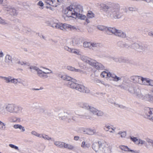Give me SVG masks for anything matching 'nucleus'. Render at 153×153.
I'll return each instance as SVG.
<instances>
[{
	"instance_id": "9d476101",
	"label": "nucleus",
	"mask_w": 153,
	"mask_h": 153,
	"mask_svg": "<svg viewBox=\"0 0 153 153\" xmlns=\"http://www.w3.org/2000/svg\"><path fill=\"white\" fill-rule=\"evenodd\" d=\"M45 3L47 5L56 7L59 5L62 2V0H45Z\"/></svg>"
},
{
	"instance_id": "0eeeda50",
	"label": "nucleus",
	"mask_w": 153,
	"mask_h": 153,
	"mask_svg": "<svg viewBox=\"0 0 153 153\" xmlns=\"http://www.w3.org/2000/svg\"><path fill=\"white\" fill-rule=\"evenodd\" d=\"M100 43L92 41H85L83 43L84 47L91 49L100 47Z\"/></svg>"
},
{
	"instance_id": "cd10ccee",
	"label": "nucleus",
	"mask_w": 153,
	"mask_h": 153,
	"mask_svg": "<svg viewBox=\"0 0 153 153\" xmlns=\"http://www.w3.org/2000/svg\"><path fill=\"white\" fill-rule=\"evenodd\" d=\"M13 127L16 129H19L21 132H24L25 131L24 127L20 124H15L13 125Z\"/></svg>"
},
{
	"instance_id": "a878e982",
	"label": "nucleus",
	"mask_w": 153,
	"mask_h": 153,
	"mask_svg": "<svg viewBox=\"0 0 153 153\" xmlns=\"http://www.w3.org/2000/svg\"><path fill=\"white\" fill-rule=\"evenodd\" d=\"M13 59L11 55L9 54H6L4 58V62L6 63H9L12 62Z\"/></svg>"
},
{
	"instance_id": "2f4dec72",
	"label": "nucleus",
	"mask_w": 153,
	"mask_h": 153,
	"mask_svg": "<svg viewBox=\"0 0 153 153\" xmlns=\"http://www.w3.org/2000/svg\"><path fill=\"white\" fill-rule=\"evenodd\" d=\"M69 29L71 30H73L74 31H78L79 30V29L76 27L72 26L70 25L67 24L66 27V29Z\"/></svg>"
},
{
	"instance_id": "09e8293b",
	"label": "nucleus",
	"mask_w": 153,
	"mask_h": 153,
	"mask_svg": "<svg viewBox=\"0 0 153 153\" xmlns=\"http://www.w3.org/2000/svg\"><path fill=\"white\" fill-rule=\"evenodd\" d=\"M70 53L78 55L79 56L80 54V51L79 50L74 48H71Z\"/></svg>"
},
{
	"instance_id": "4c0bfd02",
	"label": "nucleus",
	"mask_w": 153,
	"mask_h": 153,
	"mask_svg": "<svg viewBox=\"0 0 153 153\" xmlns=\"http://www.w3.org/2000/svg\"><path fill=\"white\" fill-rule=\"evenodd\" d=\"M22 82V80L20 79H16L12 77L10 83L15 84L18 82Z\"/></svg>"
},
{
	"instance_id": "e433bc0d",
	"label": "nucleus",
	"mask_w": 153,
	"mask_h": 153,
	"mask_svg": "<svg viewBox=\"0 0 153 153\" xmlns=\"http://www.w3.org/2000/svg\"><path fill=\"white\" fill-rule=\"evenodd\" d=\"M53 141L54 142V144L56 146L60 148L63 147L64 143L57 141H55L54 140Z\"/></svg>"
},
{
	"instance_id": "4d7b16f0",
	"label": "nucleus",
	"mask_w": 153,
	"mask_h": 153,
	"mask_svg": "<svg viewBox=\"0 0 153 153\" xmlns=\"http://www.w3.org/2000/svg\"><path fill=\"white\" fill-rule=\"evenodd\" d=\"M10 147L13 149L17 151H19V147L13 144H9V145Z\"/></svg>"
},
{
	"instance_id": "9b49d317",
	"label": "nucleus",
	"mask_w": 153,
	"mask_h": 153,
	"mask_svg": "<svg viewBox=\"0 0 153 153\" xmlns=\"http://www.w3.org/2000/svg\"><path fill=\"white\" fill-rule=\"evenodd\" d=\"M82 131L84 134L90 135H93L97 134L96 130L94 128H83Z\"/></svg>"
},
{
	"instance_id": "4be33fe9",
	"label": "nucleus",
	"mask_w": 153,
	"mask_h": 153,
	"mask_svg": "<svg viewBox=\"0 0 153 153\" xmlns=\"http://www.w3.org/2000/svg\"><path fill=\"white\" fill-rule=\"evenodd\" d=\"M91 145L90 143L87 141H83L81 144V147L84 149H87L90 147Z\"/></svg>"
},
{
	"instance_id": "603ef678",
	"label": "nucleus",
	"mask_w": 153,
	"mask_h": 153,
	"mask_svg": "<svg viewBox=\"0 0 153 153\" xmlns=\"http://www.w3.org/2000/svg\"><path fill=\"white\" fill-rule=\"evenodd\" d=\"M0 77V78H2L7 83H10L12 77L10 76H9L8 77Z\"/></svg>"
},
{
	"instance_id": "58836bf2",
	"label": "nucleus",
	"mask_w": 153,
	"mask_h": 153,
	"mask_svg": "<svg viewBox=\"0 0 153 153\" xmlns=\"http://www.w3.org/2000/svg\"><path fill=\"white\" fill-rule=\"evenodd\" d=\"M9 119L10 121L12 122L16 123L20 121V119L17 117H13L10 118Z\"/></svg>"
},
{
	"instance_id": "ddd939ff",
	"label": "nucleus",
	"mask_w": 153,
	"mask_h": 153,
	"mask_svg": "<svg viewBox=\"0 0 153 153\" xmlns=\"http://www.w3.org/2000/svg\"><path fill=\"white\" fill-rule=\"evenodd\" d=\"M77 81L74 79L72 78L71 80L67 82V84L68 87L73 88L76 89L78 84L77 83Z\"/></svg>"
},
{
	"instance_id": "680f3d73",
	"label": "nucleus",
	"mask_w": 153,
	"mask_h": 153,
	"mask_svg": "<svg viewBox=\"0 0 153 153\" xmlns=\"http://www.w3.org/2000/svg\"><path fill=\"white\" fill-rule=\"evenodd\" d=\"M138 76H134L131 77V79L134 82H137Z\"/></svg>"
},
{
	"instance_id": "6e6552de",
	"label": "nucleus",
	"mask_w": 153,
	"mask_h": 153,
	"mask_svg": "<svg viewBox=\"0 0 153 153\" xmlns=\"http://www.w3.org/2000/svg\"><path fill=\"white\" fill-rule=\"evenodd\" d=\"M144 114L148 119L153 122V108H145L144 110Z\"/></svg>"
},
{
	"instance_id": "72a5a7b5",
	"label": "nucleus",
	"mask_w": 153,
	"mask_h": 153,
	"mask_svg": "<svg viewBox=\"0 0 153 153\" xmlns=\"http://www.w3.org/2000/svg\"><path fill=\"white\" fill-rule=\"evenodd\" d=\"M59 76L62 79L67 81V82L72 79L71 77L64 74L59 75Z\"/></svg>"
},
{
	"instance_id": "c9c22d12",
	"label": "nucleus",
	"mask_w": 153,
	"mask_h": 153,
	"mask_svg": "<svg viewBox=\"0 0 153 153\" xmlns=\"http://www.w3.org/2000/svg\"><path fill=\"white\" fill-rule=\"evenodd\" d=\"M78 58L80 60H81L82 62L86 63V62H87V60L88 58V57L80 54L79 55V56Z\"/></svg>"
},
{
	"instance_id": "5701e85b",
	"label": "nucleus",
	"mask_w": 153,
	"mask_h": 153,
	"mask_svg": "<svg viewBox=\"0 0 153 153\" xmlns=\"http://www.w3.org/2000/svg\"><path fill=\"white\" fill-rule=\"evenodd\" d=\"M146 78L138 76L137 82L141 85H145Z\"/></svg>"
},
{
	"instance_id": "7c9ffc66",
	"label": "nucleus",
	"mask_w": 153,
	"mask_h": 153,
	"mask_svg": "<svg viewBox=\"0 0 153 153\" xmlns=\"http://www.w3.org/2000/svg\"><path fill=\"white\" fill-rule=\"evenodd\" d=\"M115 35L122 38H125L126 36L125 33L122 31L118 30H117Z\"/></svg>"
},
{
	"instance_id": "13d9d810",
	"label": "nucleus",
	"mask_w": 153,
	"mask_h": 153,
	"mask_svg": "<svg viewBox=\"0 0 153 153\" xmlns=\"http://www.w3.org/2000/svg\"><path fill=\"white\" fill-rule=\"evenodd\" d=\"M31 133V134L33 135H34L39 138L40 137L41 134H39L35 131H32Z\"/></svg>"
},
{
	"instance_id": "20e7f679",
	"label": "nucleus",
	"mask_w": 153,
	"mask_h": 153,
	"mask_svg": "<svg viewBox=\"0 0 153 153\" xmlns=\"http://www.w3.org/2000/svg\"><path fill=\"white\" fill-rule=\"evenodd\" d=\"M6 111L10 113L20 114L22 113V108L19 105L13 103H8L5 105Z\"/></svg>"
},
{
	"instance_id": "4468645a",
	"label": "nucleus",
	"mask_w": 153,
	"mask_h": 153,
	"mask_svg": "<svg viewBox=\"0 0 153 153\" xmlns=\"http://www.w3.org/2000/svg\"><path fill=\"white\" fill-rule=\"evenodd\" d=\"M76 90L83 93H88L89 92V89L82 85L78 84Z\"/></svg>"
},
{
	"instance_id": "c756f323",
	"label": "nucleus",
	"mask_w": 153,
	"mask_h": 153,
	"mask_svg": "<svg viewBox=\"0 0 153 153\" xmlns=\"http://www.w3.org/2000/svg\"><path fill=\"white\" fill-rule=\"evenodd\" d=\"M117 30L115 28L107 27L106 33L109 34L111 32L115 35Z\"/></svg>"
},
{
	"instance_id": "39448f33",
	"label": "nucleus",
	"mask_w": 153,
	"mask_h": 153,
	"mask_svg": "<svg viewBox=\"0 0 153 153\" xmlns=\"http://www.w3.org/2000/svg\"><path fill=\"white\" fill-rule=\"evenodd\" d=\"M119 6L118 4L113 3L111 6L107 11V13L108 16L114 19H117L119 18Z\"/></svg>"
},
{
	"instance_id": "bb28decb",
	"label": "nucleus",
	"mask_w": 153,
	"mask_h": 153,
	"mask_svg": "<svg viewBox=\"0 0 153 153\" xmlns=\"http://www.w3.org/2000/svg\"><path fill=\"white\" fill-rule=\"evenodd\" d=\"M111 73L108 71L102 72L100 74L101 77L104 78H106L109 79Z\"/></svg>"
},
{
	"instance_id": "79ce46f5",
	"label": "nucleus",
	"mask_w": 153,
	"mask_h": 153,
	"mask_svg": "<svg viewBox=\"0 0 153 153\" xmlns=\"http://www.w3.org/2000/svg\"><path fill=\"white\" fill-rule=\"evenodd\" d=\"M130 139L135 144L137 145L140 139L132 136L130 137Z\"/></svg>"
},
{
	"instance_id": "f704fd0d",
	"label": "nucleus",
	"mask_w": 153,
	"mask_h": 153,
	"mask_svg": "<svg viewBox=\"0 0 153 153\" xmlns=\"http://www.w3.org/2000/svg\"><path fill=\"white\" fill-rule=\"evenodd\" d=\"M5 105L0 104V114L4 115L6 112L5 110Z\"/></svg>"
},
{
	"instance_id": "bf43d9fd",
	"label": "nucleus",
	"mask_w": 153,
	"mask_h": 153,
	"mask_svg": "<svg viewBox=\"0 0 153 153\" xmlns=\"http://www.w3.org/2000/svg\"><path fill=\"white\" fill-rule=\"evenodd\" d=\"M100 7L101 9H109V7L107 5L105 4H100Z\"/></svg>"
},
{
	"instance_id": "dca6fc26",
	"label": "nucleus",
	"mask_w": 153,
	"mask_h": 153,
	"mask_svg": "<svg viewBox=\"0 0 153 153\" xmlns=\"http://www.w3.org/2000/svg\"><path fill=\"white\" fill-rule=\"evenodd\" d=\"M4 9L7 11H10L13 15H14L16 14L17 11L16 9L13 8L11 6L8 5V4L4 7Z\"/></svg>"
},
{
	"instance_id": "a19ab883",
	"label": "nucleus",
	"mask_w": 153,
	"mask_h": 153,
	"mask_svg": "<svg viewBox=\"0 0 153 153\" xmlns=\"http://www.w3.org/2000/svg\"><path fill=\"white\" fill-rule=\"evenodd\" d=\"M63 147L65 148H67L70 150H72L74 149V147L72 145L64 143Z\"/></svg>"
},
{
	"instance_id": "6e6d98bb",
	"label": "nucleus",
	"mask_w": 153,
	"mask_h": 153,
	"mask_svg": "<svg viewBox=\"0 0 153 153\" xmlns=\"http://www.w3.org/2000/svg\"><path fill=\"white\" fill-rule=\"evenodd\" d=\"M118 134L120 135V137L122 138H125L126 136V132L125 131H120L118 133Z\"/></svg>"
},
{
	"instance_id": "ea45409f",
	"label": "nucleus",
	"mask_w": 153,
	"mask_h": 153,
	"mask_svg": "<svg viewBox=\"0 0 153 153\" xmlns=\"http://www.w3.org/2000/svg\"><path fill=\"white\" fill-rule=\"evenodd\" d=\"M100 148H102V149H108V145L105 142H103L102 143L100 142Z\"/></svg>"
},
{
	"instance_id": "e2e57ef3",
	"label": "nucleus",
	"mask_w": 153,
	"mask_h": 153,
	"mask_svg": "<svg viewBox=\"0 0 153 153\" xmlns=\"http://www.w3.org/2000/svg\"><path fill=\"white\" fill-rule=\"evenodd\" d=\"M103 114V113L102 111L97 109V112L95 113V115H96L98 116H102Z\"/></svg>"
},
{
	"instance_id": "864d4df0",
	"label": "nucleus",
	"mask_w": 153,
	"mask_h": 153,
	"mask_svg": "<svg viewBox=\"0 0 153 153\" xmlns=\"http://www.w3.org/2000/svg\"><path fill=\"white\" fill-rule=\"evenodd\" d=\"M138 47V50L140 51H144L146 50V48L143 45H137Z\"/></svg>"
},
{
	"instance_id": "338daca9",
	"label": "nucleus",
	"mask_w": 153,
	"mask_h": 153,
	"mask_svg": "<svg viewBox=\"0 0 153 153\" xmlns=\"http://www.w3.org/2000/svg\"><path fill=\"white\" fill-rule=\"evenodd\" d=\"M0 24L5 25L7 24L6 21L0 17Z\"/></svg>"
},
{
	"instance_id": "8fccbe9b",
	"label": "nucleus",
	"mask_w": 153,
	"mask_h": 153,
	"mask_svg": "<svg viewBox=\"0 0 153 153\" xmlns=\"http://www.w3.org/2000/svg\"><path fill=\"white\" fill-rule=\"evenodd\" d=\"M112 59L114 61L116 62H122V60L123 59V58L121 57L118 58L117 57H112Z\"/></svg>"
},
{
	"instance_id": "f03ea898",
	"label": "nucleus",
	"mask_w": 153,
	"mask_h": 153,
	"mask_svg": "<svg viewBox=\"0 0 153 153\" xmlns=\"http://www.w3.org/2000/svg\"><path fill=\"white\" fill-rule=\"evenodd\" d=\"M78 5H70L67 7L63 11L64 13V17L66 21L69 20L71 17H74L75 16L77 11L78 10Z\"/></svg>"
},
{
	"instance_id": "3c124183",
	"label": "nucleus",
	"mask_w": 153,
	"mask_h": 153,
	"mask_svg": "<svg viewBox=\"0 0 153 153\" xmlns=\"http://www.w3.org/2000/svg\"><path fill=\"white\" fill-rule=\"evenodd\" d=\"M88 110L92 113L94 114H95V113H96L97 111V109L91 106Z\"/></svg>"
},
{
	"instance_id": "774afa93",
	"label": "nucleus",
	"mask_w": 153,
	"mask_h": 153,
	"mask_svg": "<svg viewBox=\"0 0 153 153\" xmlns=\"http://www.w3.org/2000/svg\"><path fill=\"white\" fill-rule=\"evenodd\" d=\"M147 143L150 144H151L152 146H153V140L151 139H147L146 140Z\"/></svg>"
},
{
	"instance_id": "49530a36",
	"label": "nucleus",
	"mask_w": 153,
	"mask_h": 153,
	"mask_svg": "<svg viewBox=\"0 0 153 153\" xmlns=\"http://www.w3.org/2000/svg\"><path fill=\"white\" fill-rule=\"evenodd\" d=\"M76 120V119L75 117L73 116L71 117L69 115H68V120H67V121L68 123L72 122Z\"/></svg>"
},
{
	"instance_id": "0e129e2a",
	"label": "nucleus",
	"mask_w": 153,
	"mask_h": 153,
	"mask_svg": "<svg viewBox=\"0 0 153 153\" xmlns=\"http://www.w3.org/2000/svg\"><path fill=\"white\" fill-rule=\"evenodd\" d=\"M17 64L19 65H27V63L26 62H23L20 60L19 61H18Z\"/></svg>"
},
{
	"instance_id": "b1692460",
	"label": "nucleus",
	"mask_w": 153,
	"mask_h": 153,
	"mask_svg": "<svg viewBox=\"0 0 153 153\" xmlns=\"http://www.w3.org/2000/svg\"><path fill=\"white\" fill-rule=\"evenodd\" d=\"M68 115L69 114L65 112L61 113L59 114V118L60 120H66L67 121Z\"/></svg>"
},
{
	"instance_id": "393cba45",
	"label": "nucleus",
	"mask_w": 153,
	"mask_h": 153,
	"mask_svg": "<svg viewBox=\"0 0 153 153\" xmlns=\"http://www.w3.org/2000/svg\"><path fill=\"white\" fill-rule=\"evenodd\" d=\"M58 21L55 19H52L49 21L47 22V23L50 26L54 27L56 25Z\"/></svg>"
},
{
	"instance_id": "de8ad7c7",
	"label": "nucleus",
	"mask_w": 153,
	"mask_h": 153,
	"mask_svg": "<svg viewBox=\"0 0 153 153\" xmlns=\"http://www.w3.org/2000/svg\"><path fill=\"white\" fill-rule=\"evenodd\" d=\"M87 17L88 19L93 18L94 17V14L91 11H89L87 15Z\"/></svg>"
},
{
	"instance_id": "473e14b6",
	"label": "nucleus",
	"mask_w": 153,
	"mask_h": 153,
	"mask_svg": "<svg viewBox=\"0 0 153 153\" xmlns=\"http://www.w3.org/2000/svg\"><path fill=\"white\" fill-rule=\"evenodd\" d=\"M122 88H123L126 90H128L129 92V89L131 88H132V89H131V90L134 91V89H135L136 88H134L132 87H130V85L128 84H123L121 86Z\"/></svg>"
},
{
	"instance_id": "a211bd4d",
	"label": "nucleus",
	"mask_w": 153,
	"mask_h": 153,
	"mask_svg": "<svg viewBox=\"0 0 153 153\" xmlns=\"http://www.w3.org/2000/svg\"><path fill=\"white\" fill-rule=\"evenodd\" d=\"M121 77H118L115 74L111 73L109 79L117 82L121 80Z\"/></svg>"
},
{
	"instance_id": "423d86ee",
	"label": "nucleus",
	"mask_w": 153,
	"mask_h": 153,
	"mask_svg": "<svg viewBox=\"0 0 153 153\" xmlns=\"http://www.w3.org/2000/svg\"><path fill=\"white\" fill-rule=\"evenodd\" d=\"M86 63L98 70H102L104 68V66L102 64L98 62L94 59L89 57Z\"/></svg>"
},
{
	"instance_id": "a18cd8bd",
	"label": "nucleus",
	"mask_w": 153,
	"mask_h": 153,
	"mask_svg": "<svg viewBox=\"0 0 153 153\" xmlns=\"http://www.w3.org/2000/svg\"><path fill=\"white\" fill-rule=\"evenodd\" d=\"M6 124L0 120V130L4 131L6 128Z\"/></svg>"
},
{
	"instance_id": "69168bd1",
	"label": "nucleus",
	"mask_w": 153,
	"mask_h": 153,
	"mask_svg": "<svg viewBox=\"0 0 153 153\" xmlns=\"http://www.w3.org/2000/svg\"><path fill=\"white\" fill-rule=\"evenodd\" d=\"M145 143L146 141L145 140H143L140 139L137 145L142 146L143 144H145Z\"/></svg>"
},
{
	"instance_id": "412c9836",
	"label": "nucleus",
	"mask_w": 153,
	"mask_h": 153,
	"mask_svg": "<svg viewBox=\"0 0 153 153\" xmlns=\"http://www.w3.org/2000/svg\"><path fill=\"white\" fill-rule=\"evenodd\" d=\"M92 149L96 152H97L100 148V142H94L93 143L92 145Z\"/></svg>"
},
{
	"instance_id": "c85d7f7f",
	"label": "nucleus",
	"mask_w": 153,
	"mask_h": 153,
	"mask_svg": "<svg viewBox=\"0 0 153 153\" xmlns=\"http://www.w3.org/2000/svg\"><path fill=\"white\" fill-rule=\"evenodd\" d=\"M40 138H42L44 139L45 140H47L48 141H54V139L53 138L49 137L47 135L43 134H41L40 137Z\"/></svg>"
},
{
	"instance_id": "2eb2a0df",
	"label": "nucleus",
	"mask_w": 153,
	"mask_h": 153,
	"mask_svg": "<svg viewBox=\"0 0 153 153\" xmlns=\"http://www.w3.org/2000/svg\"><path fill=\"white\" fill-rule=\"evenodd\" d=\"M104 129L106 131H109L110 133H113L115 132L116 128L112 125L107 124L105 126Z\"/></svg>"
},
{
	"instance_id": "f257e3e1",
	"label": "nucleus",
	"mask_w": 153,
	"mask_h": 153,
	"mask_svg": "<svg viewBox=\"0 0 153 153\" xmlns=\"http://www.w3.org/2000/svg\"><path fill=\"white\" fill-rule=\"evenodd\" d=\"M31 69L35 70L38 75L43 79H46L48 77V75L53 74V71L47 68L44 67H41L40 68L36 66H31L30 67Z\"/></svg>"
},
{
	"instance_id": "1a4fd4ad",
	"label": "nucleus",
	"mask_w": 153,
	"mask_h": 153,
	"mask_svg": "<svg viewBox=\"0 0 153 153\" xmlns=\"http://www.w3.org/2000/svg\"><path fill=\"white\" fill-rule=\"evenodd\" d=\"M78 10L77 11L76 13L75 16L78 18V19H82L84 20L86 18V16L82 14V13L83 11V8L80 5H78Z\"/></svg>"
},
{
	"instance_id": "c03bdc74",
	"label": "nucleus",
	"mask_w": 153,
	"mask_h": 153,
	"mask_svg": "<svg viewBox=\"0 0 153 153\" xmlns=\"http://www.w3.org/2000/svg\"><path fill=\"white\" fill-rule=\"evenodd\" d=\"M145 85L153 86V80L149 79L146 78Z\"/></svg>"
},
{
	"instance_id": "7ed1b4c3",
	"label": "nucleus",
	"mask_w": 153,
	"mask_h": 153,
	"mask_svg": "<svg viewBox=\"0 0 153 153\" xmlns=\"http://www.w3.org/2000/svg\"><path fill=\"white\" fill-rule=\"evenodd\" d=\"M132 88L129 89L130 92L134 94L139 98L144 100L149 101L151 100L152 96L150 94L146 92L147 91L146 90H143L141 91L139 89L136 88L134 89V91L131 90Z\"/></svg>"
},
{
	"instance_id": "37998d69",
	"label": "nucleus",
	"mask_w": 153,
	"mask_h": 153,
	"mask_svg": "<svg viewBox=\"0 0 153 153\" xmlns=\"http://www.w3.org/2000/svg\"><path fill=\"white\" fill-rule=\"evenodd\" d=\"M97 28L100 30L102 31L105 30L106 32L107 28V27L102 25H98L97 26Z\"/></svg>"
},
{
	"instance_id": "052dcab7",
	"label": "nucleus",
	"mask_w": 153,
	"mask_h": 153,
	"mask_svg": "<svg viewBox=\"0 0 153 153\" xmlns=\"http://www.w3.org/2000/svg\"><path fill=\"white\" fill-rule=\"evenodd\" d=\"M90 106H91L88 103L85 102L83 108L88 110Z\"/></svg>"
},
{
	"instance_id": "f3484780",
	"label": "nucleus",
	"mask_w": 153,
	"mask_h": 153,
	"mask_svg": "<svg viewBox=\"0 0 153 153\" xmlns=\"http://www.w3.org/2000/svg\"><path fill=\"white\" fill-rule=\"evenodd\" d=\"M67 70L71 71L79 72L82 74H84L85 73V72L79 69H76L71 66H67Z\"/></svg>"
},
{
	"instance_id": "f8f14e48",
	"label": "nucleus",
	"mask_w": 153,
	"mask_h": 153,
	"mask_svg": "<svg viewBox=\"0 0 153 153\" xmlns=\"http://www.w3.org/2000/svg\"><path fill=\"white\" fill-rule=\"evenodd\" d=\"M120 148L122 150L127 152H130L131 153H140V151L139 150L131 149L126 146L124 145L120 146Z\"/></svg>"
},
{
	"instance_id": "5fc2aeb1",
	"label": "nucleus",
	"mask_w": 153,
	"mask_h": 153,
	"mask_svg": "<svg viewBox=\"0 0 153 153\" xmlns=\"http://www.w3.org/2000/svg\"><path fill=\"white\" fill-rule=\"evenodd\" d=\"M2 4L4 7L8 4V1L7 0H0V4Z\"/></svg>"
},
{
	"instance_id": "6ab92c4d",
	"label": "nucleus",
	"mask_w": 153,
	"mask_h": 153,
	"mask_svg": "<svg viewBox=\"0 0 153 153\" xmlns=\"http://www.w3.org/2000/svg\"><path fill=\"white\" fill-rule=\"evenodd\" d=\"M67 24H62L58 21L57 22L56 25L54 26V28L59 29L61 30L66 29Z\"/></svg>"
},
{
	"instance_id": "aec40b11",
	"label": "nucleus",
	"mask_w": 153,
	"mask_h": 153,
	"mask_svg": "<svg viewBox=\"0 0 153 153\" xmlns=\"http://www.w3.org/2000/svg\"><path fill=\"white\" fill-rule=\"evenodd\" d=\"M91 79L92 82H96L97 83H101L105 86H108V87L109 86V84L105 83L103 81H101L100 80L96 77H92Z\"/></svg>"
}]
</instances>
